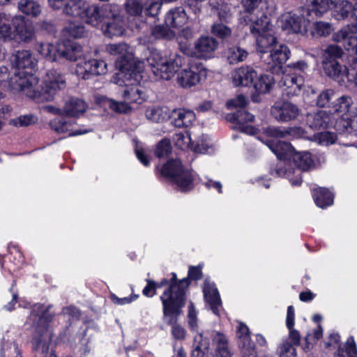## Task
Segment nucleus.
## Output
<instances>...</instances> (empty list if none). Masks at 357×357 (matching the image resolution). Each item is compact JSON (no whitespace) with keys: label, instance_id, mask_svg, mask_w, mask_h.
<instances>
[{"label":"nucleus","instance_id":"nucleus-18","mask_svg":"<svg viewBox=\"0 0 357 357\" xmlns=\"http://www.w3.org/2000/svg\"><path fill=\"white\" fill-rule=\"evenodd\" d=\"M231 76L232 82L235 86H248L254 83L257 73L252 67L242 66L234 70Z\"/></svg>","mask_w":357,"mask_h":357},{"label":"nucleus","instance_id":"nucleus-17","mask_svg":"<svg viewBox=\"0 0 357 357\" xmlns=\"http://www.w3.org/2000/svg\"><path fill=\"white\" fill-rule=\"evenodd\" d=\"M237 337L242 357H257L255 347L251 341L250 331L245 324L239 323L237 327Z\"/></svg>","mask_w":357,"mask_h":357},{"label":"nucleus","instance_id":"nucleus-28","mask_svg":"<svg viewBox=\"0 0 357 357\" xmlns=\"http://www.w3.org/2000/svg\"><path fill=\"white\" fill-rule=\"evenodd\" d=\"M333 29L332 24L327 22L317 21L312 22L309 29H307V34L313 38H319L321 37L328 36Z\"/></svg>","mask_w":357,"mask_h":357},{"label":"nucleus","instance_id":"nucleus-35","mask_svg":"<svg viewBox=\"0 0 357 357\" xmlns=\"http://www.w3.org/2000/svg\"><path fill=\"white\" fill-rule=\"evenodd\" d=\"M38 53L50 61H55L60 58L61 45H54L50 43H40L37 45Z\"/></svg>","mask_w":357,"mask_h":357},{"label":"nucleus","instance_id":"nucleus-62","mask_svg":"<svg viewBox=\"0 0 357 357\" xmlns=\"http://www.w3.org/2000/svg\"><path fill=\"white\" fill-rule=\"evenodd\" d=\"M162 1L161 0H150L146 13L150 16H156L162 7Z\"/></svg>","mask_w":357,"mask_h":357},{"label":"nucleus","instance_id":"nucleus-57","mask_svg":"<svg viewBox=\"0 0 357 357\" xmlns=\"http://www.w3.org/2000/svg\"><path fill=\"white\" fill-rule=\"evenodd\" d=\"M211 31L215 36L221 38H225L231 33V29L221 23L214 24L212 26Z\"/></svg>","mask_w":357,"mask_h":357},{"label":"nucleus","instance_id":"nucleus-2","mask_svg":"<svg viewBox=\"0 0 357 357\" xmlns=\"http://www.w3.org/2000/svg\"><path fill=\"white\" fill-rule=\"evenodd\" d=\"M10 61L13 67L15 68L10 81L11 88L23 92L31 98L39 96L40 93L36 90L39 79L32 73L38 61L33 54L29 50L17 51L11 56Z\"/></svg>","mask_w":357,"mask_h":357},{"label":"nucleus","instance_id":"nucleus-15","mask_svg":"<svg viewBox=\"0 0 357 357\" xmlns=\"http://www.w3.org/2000/svg\"><path fill=\"white\" fill-rule=\"evenodd\" d=\"M218 41L210 36H202L194 44V51L190 54L199 59H209L218 48Z\"/></svg>","mask_w":357,"mask_h":357},{"label":"nucleus","instance_id":"nucleus-53","mask_svg":"<svg viewBox=\"0 0 357 357\" xmlns=\"http://www.w3.org/2000/svg\"><path fill=\"white\" fill-rule=\"evenodd\" d=\"M213 342L215 347V354L229 349L228 340L225 335L219 332H213Z\"/></svg>","mask_w":357,"mask_h":357},{"label":"nucleus","instance_id":"nucleus-56","mask_svg":"<svg viewBox=\"0 0 357 357\" xmlns=\"http://www.w3.org/2000/svg\"><path fill=\"white\" fill-rule=\"evenodd\" d=\"M278 352L280 357H296V352L294 345L287 341H284L278 347Z\"/></svg>","mask_w":357,"mask_h":357},{"label":"nucleus","instance_id":"nucleus-38","mask_svg":"<svg viewBox=\"0 0 357 357\" xmlns=\"http://www.w3.org/2000/svg\"><path fill=\"white\" fill-rule=\"evenodd\" d=\"M313 197L317 206L325 208L333 203V195L326 188H318L314 190Z\"/></svg>","mask_w":357,"mask_h":357},{"label":"nucleus","instance_id":"nucleus-51","mask_svg":"<svg viewBox=\"0 0 357 357\" xmlns=\"http://www.w3.org/2000/svg\"><path fill=\"white\" fill-rule=\"evenodd\" d=\"M221 0H217L215 1L211 0L209 3L210 6L215 8L218 14L220 20H226L230 15L229 7L226 3H220Z\"/></svg>","mask_w":357,"mask_h":357},{"label":"nucleus","instance_id":"nucleus-30","mask_svg":"<svg viewBox=\"0 0 357 357\" xmlns=\"http://www.w3.org/2000/svg\"><path fill=\"white\" fill-rule=\"evenodd\" d=\"M146 119L155 123L167 121L171 116V109L166 106L149 107L145 112Z\"/></svg>","mask_w":357,"mask_h":357},{"label":"nucleus","instance_id":"nucleus-24","mask_svg":"<svg viewBox=\"0 0 357 357\" xmlns=\"http://www.w3.org/2000/svg\"><path fill=\"white\" fill-rule=\"evenodd\" d=\"M188 19L185 10L182 7H176L167 13L165 22L167 27L176 28L184 25Z\"/></svg>","mask_w":357,"mask_h":357},{"label":"nucleus","instance_id":"nucleus-49","mask_svg":"<svg viewBox=\"0 0 357 357\" xmlns=\"http://www.w3.org/2000/svg\"><path fill=\"white\" fill-rule=\"evenodd\" d=\"M312 139L321 146H328L336 142L337 136L334 132L325 131L314 134Z\"/></svg>","mask_w":357,"mask_h":357},{"label":"nucleus","instance_id":"nucleus-19","mask_svg":"<svg viewBox=\"0 0 357 357\" xmlns=\"http://www.w3.org/2000/svg\"><path fill=\"white\" fill-rule=\"evenodd\" d=\"M88 105L86 102L77 97H69L64 101L62 107L63 114L70 117H79L86 112Z\"/></svg>","mask_w":357,"mask_h":357},{"label":"nucleus","instance_id":"nucleus-58","mask_svg":"<svg viewBox=\"0 0 357 357\" xmlns=\"http://www.w3.org/2000/svg\"><path fill=\"white\" fill-rule=\"evenodd\" d=\"M126 8L130 15L134 16L141 15L143 10L142 5L137 0H128L126 3Z\"/></svg>","mask_w":357,"mask_h":357},{"label":"nucleus","instance_id":"nucleus-37","mask_svg":"<svg viewBox=\"0 0 357 357\" xmlns=\"http://www.w3.org/2000/svg\"><path fill=\"white\" fill-rule=\"evenodd\" d=\"M256 37L257 49L260 53L267 52L276 45V38L270 32L259 34Z\"/></svg>","mask_w":357,"mask_h":357},{"label":"nucleus","instance_id":"nucleus-7","mask_svg":"<svg viewBox=\"0 0 357 357\" xmlns=\"http://www.w3.org/2000/svg\"><path fill=\"white\" fill-rule=\"evenodd\" d=\"M162 176L169 178L182 191L191 188L193 177L190 171L184 169L180 160H169L162 167Z\"/></svg>","mask_w":357,"mask_h":357},{"label":"nucleus","instance_id":"nucleus-31","mask_svg":"<svg viewBox=\"0 0 357 357\" xmlns=\"http://www.w3.org/2000/svg\"><path fill=\"white\" fill-rule=\"evenodd\" d=\"M352 105V98L349 96L344 95L335 100L333 103L331 110L340 117L339 119L343 118L348 115Z\"/></svg>","mask_w":357,"mask_h":357},{"label":"nucleus","instance_id":"nucleus-22","mask_svg":"<svg viewBox=\"0 0 357 357\" xmlns=\"http://www.w3.org/2000/svg\"><path fill=\"white\" fill-rule=\"evenodd\" d=\"M333 126L340 133L357 132V108L345 117L337 119Z\"/></svg>","mask_w":357,"mask_h":357},{"label":"nucleus","instance_id":"nucleus-12","mask_svg":"<svg viewBox=\"0 0 357 357\" xmlns=\"http://www.w3.org/2000/svg\"><path fill=\"white\" fill-rule=\"evenodd\" d=\"M290 56L289 49L284 45H275L270 50L268 61H267L268 69L273 73H278L282 69V65L289 59Z\"/></svg>","mask_w":357,"mask_h":357},{"label":"nucleus","instance_id":"nucleus-13","mask_svg":"<svg viewBox=\"0 0 357 357\" xmlns=\"http://www.w3.org/2000/svg\"><path fill=\"white\" fill-rule=\"evenodd\" d=\"M125 24L123 17L119 13H112L110 10L109 17H106L101 29L105 36L112 38L123 35L126 31Z\"/></svg>","mask_w":357,"mask_h":357},{"label":"nucleus","instance_id":"nucleus-64","mask_svg":"<svg viewBox=\"0 0 357 357\" xmlns=\"http://www.w3.org/2000/svg\"><path fill=\"white\" fill-rule=\"evenodd\" d=\"M344 47L346 50L357 54V37L351 36L344 40Z\"/></svg>","mask_w":357,"mask_h":357},{"label":"nucleus","instance_id":"nucleus-39","mask_svg":"<svg viewBox=\"0 0 357 357\" xmlns=\"http://www.w3.org/2000/svg\"><path fill=\"white\" fill-rule=\"evenodd\" d=\"M18 8L22 13L31 17H38L42 11L41 6L35 0H20Z\"/></svg>","mask_w":357,"mask_h":357},{"label":"nucleus","instance_id":"nucleus-52","mask_svg":"<svg viewBox=\"0 0 357 357\" xmlns=\"http://www.w3.org/2000/svg\"><path fill=\"white\" fill-rule=\"evenodd\" d=\"M294 131V130L291 128L280 129L277 127H267L264 128V133L269 137L283 138L291 135V132Z\"/></svg>","mask_w":357,"mask_h":357},{"label":"nucleus","instance_id":"nucleus-60","mask_svg":"<svg viewBox=\"0 0 357 357\" xmlns=\"http://www.w3.org/2000/svg\"><path fill=\"white\" fill-rule=\"evenodd\" d=\"M151 33L157 39L167 38L172 34L169 29L162 25H157L153 26L151 29Z\"/></svg>","mask_w":357,"mask_h":357},{"label":"nucleus","instance_id":"nucleus-8","mask_svg":"<svg viewBox=\"0 0 357 357\" xmlns=\"http://www.w3.org/2000/svg\"><path fill=\"white\" fill-rule=\"evenodd\" d=\"M66 86V79L57 70L52 69L46 72L43 80V86L40 89L38 84L36 85L40 95L34 99L40 100H52L59 91L63 90Z\"/></svg>","mask_w":357,"mask_h":357},{"label":"nucleus","instance_id":"nucleus-14","mask_svg":"<svg viewBox=\"0 0 357 357\" xmlns=\"http://www.w3.org/2000/svg\"><path fill=\"white\" fill-rule=\"evenodd\" d=\"M33 313L36 317H38L39 322L36 326L37 333H40L42 332L40 337L36 335L34 337L37 343L40 344L50 338L47 324L51 320L52 315L49 313L48 308L40 304H36L33 306Z\"/></svg>","mask_w":357,"mask_h":357},{"label":"nucleus","instance_id":"nucleus-27","mask_svg":"<svg viewBox=\"0 0 357 357\" xmlns=\"http://www.w3.org/2000/svg\"><path fill=\"white\" fill-rule=\"evenodd\" d=\"M308 122L310 127L315 129L325 128L333 123L331 116L323 110L309 114Z\"/></svg>","mask_w":357,"mask_h":357},{"label":"nucleus","instance_id":"nucleus-9","mask_svg":"<svg viewBox=\"0 0 357 357\" xmlns=\"http://www.w3.org/2000/svg\"><path fill=\"white\" fill-rule=\"evenodd\" d=\"M278 22L282 30L291 33L307 34V25L310 21L303 15L293 12H286L279 18Z\"/></svg>","mask_w":357,"mask_h":357},{"label":"nucleus","instance_id":"nucleus-25","mask_svg":"<svg viewBox=\"0 0 357 357\" xmlns=\"http://www.w3.org/2000/svg\"><path fill=\"white\" fill-rule=\"evenodd\" d=\"M172 123L178 128L188 127L195 120V114L191 110L177 109L171 111Z\"/></svg>","mask_w":357,"mask_h":357},{"label":"nucleus","instance_id":"nucleus-5","mask_svg":"<svg viewBox=\"0 0 357 357\" xmlns=\"http://www.w3.org/2000/svg\"><path fill=\"white\" fill-rule=\"evenodd\" d=\"M294 164L297 169L287 168L285 162H280L275 169L271 172L273 176H286L293 185H298L301 183L300 170L307 171L314 166L311 154L307 151L296 152L292 155Z\"/></svg>","mask_w":357,"mask_h":357},{"label":"nucleus","instance_id":"nucleus-40","mask_svg":"<svg viewBox=\"0 0 357 357\" xmlns=\"http://www.w3.org/2000/svg\"><path fill=\"white\" fill-rule=\"evenodd\" d=\"M126 84V89L123 91V98L130 102L141 103L143 100V91L138 84Z\"/></svg>","mask_w":357,"mask_h":357},{"label":"nucleus","instance_id":"nucleus-42","mask_svg":"<svg viewBox=\"0 0 357 357\" xmlns=\"http://www.w3.org/2000/svg\"><path fill=\"white\" fill-rule=\"evenodd\" d=\"M72 125L73 124L71 121H66L59 119H55L50 123L52 129L59 133L69 132L68 135L70 137L84 134L86 132V130H77L76 132H72L70 128Z\"/></svg>","mask_w":357,"mask_h":357},{"label":"nucleus","instance_id":"nucleus-4","mask_svg":"<svg viewBox=\"0 0 357 357\" xmlns=\"http://www.w3.org/2000/svg\"><path fill=\"white\" fill-rule=\"evenodd\" d=\"M66 14L79 17L86 24L97 26L106 20L110 15L108 6L98 7L96 5L89 6L83 0H75L66 8Z\"/></svg>","mask_w":357,"mask_h":357},{"label":"nucleus","instance_id":"nucleus-45","mask_svg":"<svg viewBox=\"0 0 357 357\" xmlns=\"http://www.w3.org/2000/svg\"><path fill=\"white\" fill-rule=\"evenodd\" d=\"M357 347L353 337H349L343 347H340L335 357H356Z\"/></svg>","mask_w":357,"mask_h":357},{"label":"nucleus","instance_id":"nucleus-47","mask_svg":"<svg viewBox=\"0 0 357 357\" xmlns=\"http://www.w3.org/2000/svg\"><path fill=\"white\" fill-rule=\"evenodd\" d=\"M209 345L208 340L204 337L202 333H198L194 337L193 352L197 353V357H204V354L208 350Z\"/></svg>","mask_w":357,"mask_h":357},{"label":"nucleus","instance_id":"nucleus-16","mask_svg":"<svg viewBox=\"0 0 357 357\" xmlns=\"http://www.w3.org/2000/svg\"><path fill=\"white\" fill-rule=\"evenodd\" d=\"M15 37L21 41L28 43L35 36V30L33 23L22 16H15L12 20Z\"/></svg>","mask_w":357,"mask_h":357},{"label":"nucleus","instance_id":"nucleus-55","mask_svg":"<svg viewBox=\"0 0 357 357\" xmlns=\"http://www.w3.org/2000/svg\"><path fill=\"white\" fill-rule=\"evenodd\" d=\"M37 120L36 116L32 114H27L13 119L12 123L15 126L24 127L36 123Z\"/></svg>","mask_w":357,"mask_h":357},{"label":"nucleus","instance_id":"nucleus-50","mask_svg":"<svg viewBox=\"0 0 357 357\" xmlns=\"http://www.w3.org/2000/svg\"><path fill=\"white\" fill-rule=\"evenodd\" d=\"M344 51L337 45H330L324 50V60H337L342 56Z\"/></svg>","mask_w":357,"mask_h":357},{"label":"nucleus","instance_id":"nucleus-32","mask_svg":"<svg viewBox=\"0 0 357 357\" xmlns=\"http://www.w3.org/2000/svg\"><path fill=\"white\" fill-rule=\"evenodd\" d=\"M353 13L354 6L347 0L334 4L333 15L334 18L338 21L354 18Z\"/></svg>","mask_w":357,"mask_h":357},{"label":"nucleus","instance_id":"nucleus-29","mask_svg":"<svg viewBox=\"0 0 357 357\" xmlns=\"http://www.w3.org/2000/svg\"><path fill=\"white\" fill-rule=\"evenodd\" d=\"M173 141L176 147L182 150L190 148L193 151L204 153L205 151L202 150L199 145L194 146L192 142L190 135L188 132H178L174 135Z\"/></svg>","mask_w":357,"mask_h":357},{"label":"nucleus","instance_id":"nucleus-26","mask_svg":"<svg viewBox=\"0 0 357 357\" xmlns=\"http://www.w3.org/2000/svg\"><path fill=\"white\" fill-rule=\"evenodd\" d=\"M294 308L290 305L287 307L286 326L289 330L288 340H287L294 346H298L301 340V335L298 331L294 328L295 324Z\"/></svg>","mask_w":357,"mask_h":357},{"label":"nucleus","instance_id":"nucleus-43","mask_svg":"<svg viewBox=\"0 0 357 357\" xmlns=\"http://www.w3.org/2000/svg\"><path fill=\"white\" fill-rule=\"evenodd\" d=\"M274 84V79L271 75H262L254 80L253 87L259 93L268 92Z\"/></svg>","mask_w":357,"mask_h":357},{"label":"nucleus","instance_id":"nucleus-3","mask_svg":"<svg viewBox=\"0 0 357 357\" xmlns=\"http://www.w3.org/2000/svg\"><path fill=\"white\" fill-rule=\"evenodd\" d=\"M190 282L188 278L177 280L176 273H173L170 285L160 296L165 317L178 314L185 305V291Z\"/></svg>","mask_w":357,"mask_h":357},{"label":"nucleus","instance_id":"nucleus-20","mask_svg":"<svg viewBox=\"0 0 357 357\" xmlns=\"http://www.w3.org/2000/svg\"><path fill=\"white\" fill-rule=\"evenodd\" d=\"M203 291L206 303L210 306V308L215 314L219 315L222 303L215 284L208 280H205Z\"/></svg>","mask_w":357,"mask_h":357},{"label":"nucleus","instance_id":"nucleus-36","mask_svg":"<svg viewBox=\"0 0 357 357\" xmlns=\"http://www.w3.org/2000/svg\"><path fill=\"white\" fill-rule=\"evenodd\" d=\"M267 145L280 160V162H283L282 160L286 159L287 157H292L295 151L290 144L284 142L279 141L276 144L268 143Z\"/></svg>","mask_w":357,"mask_h":357},{"label":"nucleus","instance_id":"nucleus-59","mask_svg":"<svg viewBox=\"0 0 357 357\" xmlns=\"http://www.w3.org/2000/svg\"><path fill=\"white\" fill-rule=\"evenodd\" d=\"M335 93L331 89L323 91L317 97V105L320 107H324L328 105Z\"/></svg>","mask_w":357,"mask_h":357},{"label":"nucleus","instance_id":"nucleus-10","mask_svg":"<svg viewBox=\"0 0 357 357\" xmlns=\"http://www.w3.org/2000/svg\"><path fill=\"white\" fill-rule=\"evenodd\" d=\"M75 71L79 77L88 79L91 75H105L107 73V65L102 60L89 59L78 63Z\"/></svg>","mask_w":357,"mask_h":357},{"label":"nucleus","instance_id":"nucleus-1","mask_svg":"<svg viewBox=\"0 0 357 357\" xmlns=\"http://www.w3.org/2000/svg\"><path fill=\"white\" fill-rule=\"evenodd\" d=\"M146 61L156 79L169 80L177 73V83L185 89L199 84L208 75V70L202 63L191 61L178 54L167 59L155 50L150 52Z\"/></svg>","mask_w":357,"mask_h":357},{"label":"nucleus","instance_id":"nucleus-41","mask_svg":"<svg viewBox=\"0 0 357 357\" xmlns=\"http://www.w3.org/2000/svg\"><path fill=\"white\" fill-rule=\"evenodd\" d=\"M248 55V52L238 46H232L225 52V56L230 64H236L245 61Z\"/></svg>","mask_w":357,"mask_h":357},{"label":"nucleus","instance_id":"nucleus-61","mask_svg":"<svg viewBox=\"0 0 357 357\" xmlns=\"http://www.w3.org/2000/svg\"><path fill=\"white\" fill-rule=\"evenodd\" d=\"M15 38V34L12 31L10 25L7 24H0V39L3 41H10Z\"/></svg>","mask_w":357,"mask_h":357},{"label":"nucleus","instance_id":"nucleus-34","mask_svg":"<svg viewBox=\"0 0 357 357\" xmlns=\"http://www.w3.org/2000/svg\"><path fill=\"white\" fill-rule=\"evenodd\" d=\"M336 0H307L308 11L313 13L317 16H321L326 13Z\"/></svg>","mask_w":357,"mask_h":357},{"label":"nucleus","instance_id":"nucleus-54","mask_svg":"<svg viewBox=\"0 0 357 357\" xmlns=\"http://www.w3.org/2000/svg\"><path fill=\"white\" fill-rule=\"evenodd\" d=\"M172 151L169 139H163L158 142L155 150V154L158 158L167 156Z\"/></svg>","mask_w":357,"mask_h":357},{"label":"nucleus","instance_id":"nucleus-63","mask_svg":"<svg viewBox=\"0 0 357 357\" xmlns=\"http://www.w3.org/2000/svg\"><path fill=\"white\" fill-rule=\"evenodd\" d=\"M69 35L73 38H81L84 33V29L81 25H76L74 23H70L66 27Z\"/></svg>","mask_w":357,"mask_h":357},{"label":"nucleus","instance_id":"nucleus-6","mask_svg":"<svg viewBox=\"0 0 357 357\" xmlns=\"http://www.w3.org/2000/svg\"><path fill=\"white\" fill-rule=\"evenodd\" d=\"M307 68V64L299 61L284 67L278 86L287 96H296L304 84V78L301 73Z\"/></svg>","mask_w":357,"mask_h":357},{"label":"nucleus","instance_id":"nucleus-48","mask_svg":"<svg viewBox=\"0 0 357 357\" xmlns=\"http://www.w3.org/2000/svg\"><path fill=\"white\" fill-rule=\"evenodd\" d=\"M106 52L122 60L128 57V46L126 43L109 44L106 46Z\"/></svg>","mask_w":357,"mask_h":357},{"label":"nucleus","instance_id":"nucleus-21","mask_svg":"<svg viewBox=\"0 0 357 357\" xmlns=\"http://www.w3.org/2000/svg\"><path fill=\"white\" fill-rule=\"evenodd\" d=\"M255 116L244 109L238 110L230 119L235 122V128L242 132L254 135L256 133V129L252 126L245 125L246 123L252 122Z\"/></svg>","mask_w":357,"mask_h":357},{"label":"nucleus","instance_id":"nucleus-44","mask_svg":"<svg viewBox=\"0 0 357 357\" xmlns=\"http://www.w3.org/2000/svg\"><path fill=\"white\" fill-rule=\"evenodd\" d=\"M272 25L268 17L263 15L255 21L250 26V32L257 36L259 34L266 33L271 31Z\"/></svg>","mask_w":357,"mask_h":357},{"label":"nucleus","instance_id":"nucleus-11","mask_svg":"<svg viewBox=\"0 0 357 357\" xmlns=\"http://www.w3.org/2000/svg\"><path fill=\"white\" fill-rule=\"evenodd\" d=\"M273 117L279 122H289L296 119L301 114L297 105L291 102H278L271 107Z\"/></svg>","mask_w":357,"mask_h":357},{"label":"nucleus","instance_id":"nucleus-46","mask_svg":"<svg viewBox=\"0 0 357 357\" xmlns=\"http://www.w3.org/2000/svg\"><path fill=\"white\" fill-rule=\"evenodd\" d=\"M357 33V24L351 23L334 33L332 39L334 42L341 43L347 38L354 36Z\"/></svg>","mask_w":357,"mask_h":357},{"label":"nucleus","instance_id":"nucleus-23","mask_svg":"<svg viewBox=\"0 0 357 357\" xmlns=\"http://www.w3.org/2000/svg\"><path fill=\"white\" fill-rule=\"evenodd\" d=\"M322 64L324 73L335 80H343L344 76L349 75L347 67L342 66L337 60H323Z\"/></svg>","mask_w":357,"mask_h":357},{"label":"nucleus","instance_id":"nucleus-33","mask_svg":"<svg viewBox=\"0 0 357 357\" xmlns=\"http://www.w3.org/2000/svg\"><path fill=\"white\" fill-rule=\"evenodd\" d=\"M82 55V47L76 43H68L61 45L60 58L77 61Z\"/></svg>","mask_w":357,"mask_h":357}]
</instances>
